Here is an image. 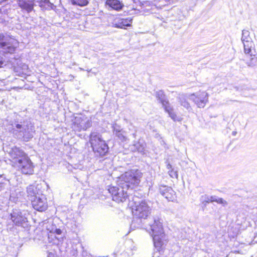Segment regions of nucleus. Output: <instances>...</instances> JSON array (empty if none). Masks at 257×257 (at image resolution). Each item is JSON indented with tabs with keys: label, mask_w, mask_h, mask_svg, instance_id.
Returning <instances> with one entry per match:
<instances>
[{
	"label": "nucleus",
	"mask_w": 257,
	"mask_h": 257,
	"mask_svg": "<svg viewBox=\"0 0 257 257\" xmlns=\"http://www.w3.org/2000/svg\"><path fill=\"white\" fill-rule=\"evenodd\" d=\"M23 195V192H21L19 189H17L15 191V193H12L10 196V200L14 202H16L19 199H20Z\"/></svg>",
	"instance_id": "obj_25"
},
{
	"label": "nucleus",
	"mask_w": 257,
	"mask_h": 257,
	"mask_svg": "<svg viewBox=\"0 0 257 257\" xmlns=\"http://www.w3.org/2000/svg\"><path fill=\"white\" fill-rule=\"evenodd\" d=\"M134 222H135V220H133V223H132V225L134 223Z\"/></svg>",
	"instance_id": "obj_40"
},
{
	"label": "nucleus",
	"mask_w": 257,
	"mask_h": 257,
	"mask_svg": "<svg viewBox=\"0 0 257 257\" xmlns=\"http://www.w3.org/2000/svg\"><path fill=\"white\" fill-rule=\"evenodd\" d=\"M101 142L105 141L102 139L101 136L99 133L96 132L91 133L89 136V143L92 149H94L97 151L99 149L97 147L98 145L101 144Z\"/></svg>",
	"instance_id": "obj_13"
},
{
	"label": "nucleus",
	"mask_w": 257,
	"mask_h": 257,
	"mask_svg": "<svg viewBox=\"0 0 257 257\" xmlns=\"http://www.w3.org/2000/svg\"><path fill=\"white\" fill-rule=\"evenodd\" d=\"M244 47V52L246 54L252 56V48L253 47L254 44L253 41L242 43Z\"/></svg>",
	"instance_id": "obj_26"
},
{
	"label": "nucleus",
	"mask_w": 257,
	"mask_h": 257,
	"mask_svg": "<svg viewBox=\"0 0 257 257\" xmlns=\"http://www.w3.org/2000/svg\"><path fill=\"white\" fill-rule=\"evenodd\" d=\"M106 4L112 9L119 11L122 9L123 4L118 0H107Z\"/></svg>",
	"instance_id": "obj_19"
},
{
	"label": "nucleus",
	"mask_w": 257,
	"mask_h": 257,
	"mask_svg": "<svg viewBox=\"0 0 257 257\" xmlns=\"http://www.w3.org/2000/svg\"><path fill=\"white\" fill-rule=\"evenodd\" d=\"M189 97L199 108H203L208 101V94L205 91L190 94Z\"/></svg>",
	"instance_id": "obj_10"
},
{
	"label": "nucleus",
	"mask_w": 257,
	"mask_h": 257,
	"mask_svg": "<svg viewBox=\"0 0 257 257\" xmlns=\"http://www.w3.org/2000/svg\"><path fill=\"white\" fill-rule=\"evenodd\" d=\"M156 96L158 100L162 103V106L164 107L169 104V101L167 100L166 96L163 91L160 90L156 92Z\"/></svg>",
	"instance_id": "obj_22"
},
{
	"label": "nucleus",
	"mask_w": 257,
	"mask_h": 257,
	"mask_svg": "<svg viewBox=\"0 0 257 257\" xmlns=\"http://www.w3.org/2000/svg\"><path fill=\"white\" fill-rule=\"evenodd\" d=\"M169 176L172 178H178V173L177 171L172 169L171 170L168 171Z\"/></svg>",
	"instance_id": "obj_33"
},
{
	"label": "nucleus",
	"mask_w": 257,
	"mask_h": 257,
	"mask_svg": "<svg viewBox=\"0 0 257 257\" xmlns=\"http://www.w3.org/2000/svg\"><path fill=\"white\" fill-rule=\"evenodd\" d=\"M201 201L203 202H206V200H207V199L205 198H203V199L202 198V197L201 198Z\"/></svg>",
	"instance_id": "obj_37"
},
{
	"label": "nucleus",
	"mask_w": 257,
	"mask_h": 257,
	"mask_svg": "<svg viewBox=\"0 0 257 257\" xmlns=\"http://www.w3.org/2000/svg\"><path fill=\"white\" fill-rule=\"evenodd\" d=\"M46 227L48 231H49L50 233L59 235L62 232V231L60 229L57 228L56 225L53 224H48Z\"/></svg>",
	"instance_id": "obj_27"
},
{
	"label": "nucleus",
	"mask_w": 257,
	"mask_h": 257,
	"mask_svg": "<svg viewBox=\"0 0 257 257\" xmlns=\"http://www.w3.org/2000/svg\"><path fill=\"white\" fill-rule=\"evenodd\" d=\"M22 69L23 73L28 75H30V71L29 70V68L27 65L23 64L22 65Z\"/></svg>",
	"instance_id": "obj_34"
},
{
	"label": "nucleus",
	"mask_w": 257,
	"mask_h": 257,
	"mask_svg": "<svg viewBox=\"0 0 257 257\" xmlns=\"http://www.w3.org/2000/svg\"><path fill=\"white\" fill-rule=\"evenodd\" d=\"M5 0H0V3L3 2Z\"/></svg>",
	"instance_id": "obj_38"
},
{
	"label": "nucleus",
	"mask_w": 257,
	"mask_h": 257,
	"mask_svg": "<svg viewBox=\"0 0 257 257\" xmlns=\"http://www.w3.org/2000/svg\"><path fill=\"white\" fill-rule=\"evenodd\" d=\"M245 63L248 67H254L256 65L257 58L255 57L252 54L251 56H250L249 59Z\"/></svg>",
	"instance_id": "obj_29"
},
{
	"label": "nucleus",
	"mask_w": 257,
	"mask_h": 257,
	"mask_svg": "<svg viewBox=\"0 0 257 257\" xmlns=\"http://www.w3.org/2000/svg\"><path fill=\"white\" fill-rule=\"evenodd\" d=\"M27 214L26 211L15 209L11 214V218L16 225L24 226L28 221Z\"/></svg>",
	"instance_id": "obj_9"
},
{
	"label": "nucleus",
	"mask_w": 257,
	"mask_h": 257,
	"mask_svg": "<svg viewBox=\"0 0 257 257\" xmlns=\"http://www.w3.org/2000/svg\"><path fill=\"white\" fill-rule=\"evenodd\" d=\"M91 126V120L85 115L79 114L75 117L72 128L75 132L86 131Z\"/></svg>",
	"instance_id": "obj_8"
},
{
	"label": "nucleus",
	"mask_w": 257,
	"mask_h": 257,
	"mask_svg": "<svg viewBox=\"0 0 257 257\" xmlns=\"http://www.w3.org/2000/svg\"><path fill=\"white\" fill-rule=\"evenodd\" d=\"M189 98V94L186 95L184 94H179L177 99L179 101V103L186 109L189 110L191 109L189 103L187 101V99Z\"/></svg>",
	"instance_id": "obj_18"
},
{
	"label": "nucleus",
	"mask_w": 257,
	"mask_h": 257,
	"mask_svg": "<svg viewBox=\"0 0 257 257\" xmlns=\"http://www.w3.org/2000/svg\"><path fill=\"white\" fill-rule=\"evenodd\" d=\"M129 205L132 207L134 216L137 218L145 219L151 213V208L148 202L145 200H141L137 196L132 198Z\"/></svg>",
	"instance_id": "obj_5"
},
{
	"label": "nucleus",
	"mask_w": 257,
	"mask_h": 257,
	"mask_svg": "<svg viewBox=\"0 0 257 257\" xmlns=\"http://www.w3.org/2000/svg\"><path fill=\"white\" fill-rule=\"evenodd\" d=\"M97 147L99 149L97 151L95 149H92L95 155L97 156H103L108 151V147L105 142H101V144L98 145Z\"/></svg>",
	"instance_id": "obj_17"
},
{
	"label": "nucleus",
	"mask_w": 257,
	"mask_h": 257,
	"mask_svg": "<svg viewBox=\"0 0 257 257\" xmlns=\"http://www.w3.org/2000/svg\"><path fill=\"white\" fill-rule=\"evenodd\" d=\"M3 148L9 154V160L12 166L27 155L22 149L16 146L11 148L5 147Z\"/></svg>",
	"instance_id": "obj_7"
},
{
	"label": "nucleus",
	"mask_w": 257,
	"mask_h": 257,
	"mask_svg": "<svg viewBox=\"0 0 257 257\" xmlns=\"http://www.w3.org/2000/svg\"><path fill=\"white\" fill-rule=\"evenodd\" d=\"M18 5L23 10L29 13L33 10L34 4L33 0H19Z\"/></svg>",
	"instance_id": "obj_16"
},
{
	"label": "nucleus",
	"mask_w": 257,
	"mask_h": 257,
	"mask_svg": "<svg viewBox=\"0 0 257 257\" xmlns=\"http://www.w3.org/2000/svg\"><path fill=\"white\" fill-rule=\"evenodd\" d=\"M34 208L39 211H43L47 208V199L43 194L36 196L34 199H31Z\"/></svg>",
	"instance_id": "obj_11"
},
{
	"label": "nucleus",
	"mask_w": 257,
	"mask_h": 257,
	"mask_svg": "<svg viewBox=\"0 0 257 257\" xmlns=\"http://www.w3.org/2000/svg\"><path fill=\"white\" fill-rule=\"evenodd\" d=\"M141 172L138 170H132L122 174L117 180V186H110L108 191L112 199L116 202H123L128 197L127 190L133 189L140 182Z\"/></svg>",
	"instance_id": "obj_1"
},
{
	"label": "nucleus",
	"mask_w": 257,
	"mask_h": 257,
	"mask_svg": "<svg viewBox=\"0 0 257 257\" xmlns=\"http://www.w3.org/2000/svg\"><path fill=\"white\" fill-rule=\"evenodd\" d=\"M159 191L161 194L168 201H173L176 199V193L170 187L161 185L159 187Z\"/></svg>",
	"instance_id": "obj_12"
},
{
	"label": "nucleus",
	"mask_w": 257,
	"mask_h": 257,
	"mask_svg": "<svg viewBox=\"0 0 257 257\" xmlns=\"http://www.w3.org/2000/svg\"><path fill=\"white\" fill-rule=\"evenodd\" d=\"M19 46V42L14 37L7 33L0 34V47L2 49L0 52V67L5 65V61L2 56V53L13 54Z\"/></svg>",
	"instance_id": "obj_4"
},
{
	"label": "nucleus",
	"mask_w": 257,
	"mask_h": 257,
	"mask_svg": "<svg viewBox=\"0 0 257 257\" xmlns=\"http://www.w3.org/2000/svg\"><path fill=\"white\" fill-rule=\"evenodd\" d=\"M145 144L143 142H137L132 146L131 149L133 151H138L139 153L144 154L145 151Z\"/></svg>",
	"instance_id": "obj_20"
},
{
	"label": "nucleus",
	"mask_w": 257,
	"mask_h": 257,
	"mask_svg": "<svg viewBox=\"0 0 257 257\" xmlns=\"http://www.w3.org/2000/svg\"><path fill=\"white\" fill-rule=\"evenodd\" d=\"M241 41L242 43L252 41L248 31L243 30L242 32Z\"/></svg>",
	"instance_id": "obj_28"
},
{
	"label": "nucleus",
	"mask_w": 257,
	"mask_h": 257,
	"mask_svg": "<svg viewBox=\"0 0 257 257\" xmlns=\"http://www.w3.org/2000/svg\"><path fill=\"white\" fill-rule=\"evenodd\" d=\"M13 134L19 139L28 142L34 136V126L28 121L15 123L13 124Z\"/></svg>",
	"instance_id": "obj_2"
},
{
	"label": "nucleus",
	"mask_w": 257,
	"mask_h": 257,
	"mask_svg": "<svg viewBox=\"0 0 257 257\" xmlns=\"http://www.w3.org/2000/svg\"><path fill=\"white\" fill-rule=\"evenodd\" d=\"M167 169L168 170V171L169 170H171L172 169H174L173 168H172V165L170 164H168L167 165Z\"/></svg>",
	"instance_id": "obj_36"
},
{
	"label": "nucleus",
	"mask_w": 257,
	"mask_h": 257,
	"mask_svg": "<svg viewBox=\"0 0 257 257\" xmlns=\"http://www.w3.org/2000/svg\"><path fill=\"white\" fill-rule=\"evenodd\" d=\"M10 185V181L2 176L0 177V191L8 188Z\"/></svg>",
	"instance_id": "obj_30"
},
{
	"label": "nucleus",
	"mask_w": 257,
	"mask_h": 257,
	"mask_svg": "<svg viewBox=\"0 0 257 257\" xmlns=\"http://www.w3.org/2000/svg\"><path fill=\"white\" fill-rule=\"evenodd\" d=\"M205 198L207 199V200H206V203L209 202H217V200L218 199V197L216 196H208L206 195L202 196V198Z\"/></svg>",
	"instance_id": "obj_32"
},
{
	"label": "nucleus",
	"mask_w": 257,
	"mask_h": 257,
	"mask_svg": "<svg viewBox=\"0 0 257 257\" xmlns=\"http://www.w3.org/2000/svg\"><path fill=\"white\" fill-rule=\"evenodd\" d=\"M217 203L222 204L223 206L227 205V202L221 198H218L217 200Z\"/></svg>",
	"instance_id": "obj_35"
},
{
	"label": "nucleus",
	"mask_w": 257,
	"mask_h": 257,
	"mask_svg": "<svg viewBox=\"0 0 257 257\" xmlns=\"http://www.w3.org/2000/svg\"><path fill=\"white\" fill-rule=\"evenodd\" d=\"M132 19L128 18L127 19L116 18L114 20L112 25L115 28L124 29L125 27H130L131 25Z\"/></svg>",
	"instance_id": "obj_15"
},
{
	"label": "nucleus",
	"mask_w": 257,
	"mask_h": 257,
	"mask_svg": "<svg viewBox=\"0 0 257 257\" xmlns=\"http://www.w3.org/2000/svg\"><path fill=\"white\" fill-rule=\"evenodd\" d=\"M150 229L151 231L150 233L153 237L154 246L158 251H160L167 239L161 220L155 219L153 223L150 224Z\"/></svg>",
	"instance_id": "obj_3"
},
{
	"label": "nucleus",
	"mask_w": 257,
	"mask_h": 257,
	"mask_svg": "<svg viewBox=\"0 0 257 257\" xmlns=\"http://www.w3.org/2000/svg\"><path fill=\"white\" fill-rule=\"evenodd\" d=\"M235 134H236V132H233V135H235Z\"/></svg>",
	"instance_id": "obj_39"
},
{
	"label": "nucleus",
	"mask_w": 257,
	"mask_h": 257,
	"mask_svg": "<svg viewBox=\"0 0 257 257\" xmlns=\"http://www.w3.org/2000/svg\"><path fill=\"white\" fill-rule=\"evenodd\" d=\"M112 127L113 135L117 137L119 141L125 142L127 140L125 132L123 131L120 126L117 125L116 123H114L113 124Z\"/></svg>",
	"instance_id": "obj_14"
},
{
	"label": "nucleus",
	"mask_w": 257,
	"mask_h": 257,
	"mask_svg": "<svg viewBox=\"0 0 257 257\" xmlns=\"http://www.w3.org/2000/svg\"><path fill=\"white\" fill-rule=\"evenodd\" d=\"M72 5L84 7L88 4L89 0H69Z\"/></svg>",
	"instance_id": "obj_31"
},
{
	"label": "nucleus",
	"mask_w": 257,
	"mask_h": 257,
	"mask_svg": "<svg viewBox=\"0 0 257 257\" xmlns=\"http://www.w3.org/2000/svg\"><path fill=\"white\" fill-rule=\"evenodd\" d=\"M164 108L165 111L168 113L169 116L174 121H180L182 120V118L178 116L177 114L174 112L173 108L170 105V104L165 106Z\"/></svg>",
	"instance_id": "obj_21"
},
{
	"label": "nucleus",
	"mask_w": 257,
	"mask_h": 257,
	"mask_svg": "<svg viewBox=\"0 0 257 257\" xmlns=\"http://www.w3.org/2000/svg\"><path fill=\"white\" fill-rule=\"evenodd\" d=\"M80 70H83V69L81 68H79Z\"/></svg>",
	"instance_id": "obj_41"
},
{
	"label": "nucleus",
	"mask_w": 257,
	"mask_h": 257,
	"mask_svg": "<svg viewBox=\"0 0 257 257\" xmlns=\"http://www.w3.org/2000/svg\"><path fill=\"white\" fill-rule=\"evenodd\" d=\"M27 193L28 196L31 198L30 199H34L40 195L37 188L34 185H30L27 188Z\"/></svg>",
	"instance_id": "obj_23"
},
{
	"label": "nucleus",
	"mask_w": 257,
	"mask_h": 257,
	"mask_svg": "<svg viewBox=\"0 0 257 257\" xmlns=\"http://www.w3.org/2000/svg\"><path fill=\"white\" fill-rule=\"evenodd\" d=\"M39 6L42 9L50 10L54 9V6L49 0H41L38 2Z\"/></svg>",
	"instance_id": "obj_24"
},
{
	"label": "nucleus",
	"mask_w": 257,
	"mask_h": 257,
	"mask_svg": "<svg viewBox=\"0 0 257 257\" xmlns=\"http://www.w3.org/2000/svg\"><path fill=\"white\" fill-rule=\"evenodd\" d=\"M13 167L25 175H32L34 172L35 166L28 155L20 159Z\"/></svg>",
	"instance_id": "obj_6"
}]
</instances>
